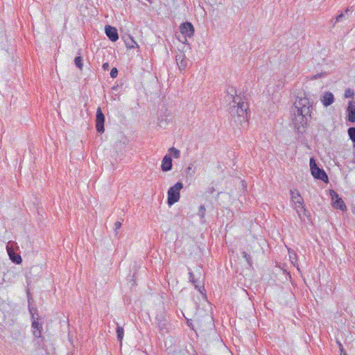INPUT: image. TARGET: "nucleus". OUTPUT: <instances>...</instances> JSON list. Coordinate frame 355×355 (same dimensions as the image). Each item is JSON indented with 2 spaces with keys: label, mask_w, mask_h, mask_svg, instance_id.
<instances>
[{
  "label": "nucleus",
  "mask_w": 355,
  "mask_h": 355,
  "mask_svg": "<svg viewBox=\"0 0 355 355\" xmlns=\"http://www.w3.org/2000/svg\"><path fill=\"white\" fill-rule=\"evenodd\" d=\"M348 120L351 122H355V102L350 101L347 107Z\"/></svg>",
  "instance_id": "17"
},
{
  "label": "nucleus",
  "mask_w": 355,
  "mask_h": 355,
  "mask_svg": "<svg viewBox=\"0 0 355 355\" xmlns=\"http://www.w3.org/2000/svg\"><path fill=\"white\" fill-rule=\"evenodd\" d=\"M28 304H30V299L28 300ZM28 310L31 315V320L37 319V318H35V313L37 311V309L28 304Z\"/></svg>",
  "instance_id": "21"
},
{
  "label": "nucleus",
  "mask_w": 355,
  "mask_h": 355,
  "mask_svg": "<svg viewBox=\"0 0 355 355\" xmlns=\"http://www.w3.org/2000/svg\"><path fill=\"white\" fill-rule=\"evenodd\" d=\"M103 69L104 70H108L110 69V64L108 62H105L103 64Z\"/></svg>",
  "instance_id": "31"
},
{
  "label": "nucleus",
  "mask_w": 355,
  "mask_h": 355,
  "mask_svg": "<svg viewBox=\"0 0 355 355\" xmlns=\"http://www.w3.org/2000/svg\"><path fill=\"white\" fill-rule=\"evenodd\" d=\"M225 102L228 103V112L231 116V120L240 128H246L248 125L247 110L248 104L236 94V89L229 86L224 97Z\"/></svg>",
  "instance_id": "1"
},
{
  "label": "nucleus",
  "mask_w": 355,
  "mask_h": 355,
  "mask_svg": "<svg viewBox=\"0 0 355 355\" xmlns=\"http://www.w3.org/2000/svg\"><path fill=\"white\" fill-rule=\"evenodd\" d=\"M295 209L298 214L299 218L301 220H303V216H306V209L303 205V199L302 198H298V200L296 201V205H295Z\"/></svg>",
  "instance_id": "12"
},
{
  "label": "nucleus",
  "mask_w": 355,
  "mask_h": 355,
  "mask_svg": "<svg viewBox=\"0 0 355 355\" xmlns=\"http://www.w3.org/2000/svg\"><path fill=\"white\" fill-rule=\"evenodd\" d=\"M344 17H345V14H343V13H340V14H339V15L336 17V19H332V20L331 21V22L332 23L333 26H334L336 25V23H338V22H339V21H342V20H343V19L344 18Z\"/></svg>",
  "instance_id": "24"
},
{
  "label": "nucleus",
  "mask_w": 355,
  "mask_h": 355,
  "mask_svg": "<svg viewBox=\"0 0 355 355\" xmlns=\"http://www.w3.org/2000/svg\"><path fill=\"white\" fill-rule=\"evenodd\" d=\"M6 250H7V252H8V254L10 257V259L14 262V263H16L17 264H19L21 263L22 261V259L21 257V256L18 254H16L12 248L9 245H7L6 246Z\"/></svg>",
  "instance_id": "14"
},
{
  "label": "nucleus",
  "mask_w": 355,
  "mask_h": 355,
  "mask_svg": "<svg viewBox=\"0 0 355 355\" xmlns=\"http://www.w3.org/2000/svg\"><path fill=\"white\" fill-rule=\"evenodd\" d=\"M105 116L101 111V107H98L96 111V131L99 133H103L105 130L104 128Z\"/></svg>",
  "instance_id": "7"
},
{
  "label": "nucleus",
  "mask_w": 355,
  "mask_h": 355,
  "mask_svg": "<svg viewBox=\"0 0 355 355\" xmlns=\"http://www.w3.org/2000/svg\"><path fill=\"white\" fill-rule=\"evenodd\" d=\"M180 32L186 37H191L194 33V27L190 22H184L180 26Z\"/></svg>",
  "instance_id": "8"
},
{
  "label": "nucleus",
  "mask_w": 355,
  "mask_h": 355,
  "mask_svg": "<svg viewBox=\"0 0 355 355\" xmlns=\"http://www.w3.org/2000/svg\"><path fill=\"white\" fill-rule=\"evenodd\" d=\"M168 151L175 158H179L180 156V151L174 147L170 148Z\"/></svg>",
  "instance_id": "20"
},
{
  "label": "nucleus",
  "mask_w": 355,
  "mask_h": 355,
  "mask_svg": "<svg viewBox=\"0 0 355 355\" xmlns=\"http://www.w3.org/2000/svg\"><path fill=\"white\" fill-rule=\"evenodd\" d=\"M121 227V222L120 221H116L115 223H114V231L116 232V233H117V230H119Z\"/></svg>",
  "instance_id": "30"
},
{
  "label": "nucleus",
  "mask_w": 355,
  "mask_h": 355,
  "mask_svg": "<svg viewBox=\"0 0 355 355\" xmlns=\"http://www.w3.org/2000/svg\"><path fill=\"white\" fill-rule=\"evenodd\" d=\"M354 93L353 90H352L349 88L347 89L345 92V98H351L354 96Z\"/></svg>",
  "instance_id": "26"
},
{
  "label": "nucleus",
  "mask_w": 355,
  "mask_h": 355,
  "mask_svg": "<svg viewBox=\"0 0 355 355\" xmlns=\"http://www.w3.org/2000/svg\"><path fill=\"white\" fill-rule=\"evenodd\" d=\"M291 199H292V201L295 203V205H296V201L297 200H298V198H301L300 193L298 191H291Z\"/></svg>",
  "instance_id": "23"
},
{
  "label": "nucleus",
  "mask_w": 355,
  "mask_h": 355,
  "mask_svg": "<svg viewBox=\"0 0 355 355\" xmlns=\"http://www.w3.org/2000/svg\"><path fill=\"white\" fill-rule=\"evenodd\" d=\"M334 101V95L331 92H327L321 97L322 104L327 107L333 103Z\"/></svg>",
  "instance_id": "16"
},
{
  "label": "nucleus",
  "mask_w": 355,
  "mask_h": 355,
  "mask_svg": "<svg viewBox=\"0 0 355 355\" xmlns=\"http://www.w3.org/2000/svg\"><path fill=\"white\" fill-rule=\"evenodd\" d=\"M189 281L194 285L196 289H197L201 294L205 295L203 291H205L204 286H202V279H203V270L202 268L197 267L195 271H191L189 270Z\"/></svg>",
  "instance_id": "3"
},
{
  "label": "nucleus",
  "mask_w": 355,
  "mask_h": 355,
  "mask_svg": "<svg viewBox=\"0 0 355 355\" xmlns=\"http://www.w3.org/2000/svg\"><path fill=\"white\" fill-rule=\"evenodd\" d=\"M205 214V208L203 205H200L198 210V215L202 218Z\"/></svg>",
  "instance_id": "27"
},
{
  "label": "nucleus",
  "mask_w": 355,
  "mask_h": 355,
  "mask_svg": "<svg viewBox=\"0 0 355 355\" xmlns=\"http://www.w3.org/2000/svg\"><path fill=\"white\" fill-rule=\"evenodd\" d=\"M354 148H355V143H354Z\"/></svg>",
  "instance_id": "36"
},
{
  "label": "nucleus",
  "mask_w": 355,
  "mask_h": 355,
  "mask_svg": "<svg viewBox=\"0 0 355 355\" xmlns=\"http://www.w3.org/2000/svg\"><path fill=\"white\" fill-rule=\"evenodd\" d=\"M123 328L119 324H117L116 327V334H117V338L119 341H121L123 338Z\"/></svg>",
  "instance_id": "19"
},
{
  "label": "nucleus",
  "mask_w": 355,
  "mask_h": 355,
  "mask_svg": "<svg viewBox=\"0 0 355 355\" xmlns=\"http://www.w3.org/2000/svg\"><path fill=\"white\" fill-rule=\"evenodd\" d=\"M74 62L78 69H82L83 66L82 57L78 56L75 58Z\"/></svg>",
  "instance_id": "22"
},
{
  "label": "nucleus",
  "mask_w": 355,
  "mask_h": 355,
  "mask_svg": "<svg viewBox=\"0 0 355 355\" xmlns=\"http://www.w3.org/2000/svg\"><path fill=\"white\" fill-rule=\"evenodd\" d=\"M321 77V74H316L313 77V79H317L318 78H320Z\"/></svg>",
  "instance_id": "33"
},
{
  "label": "nucleus",
  "mask_w": 355,
  "mask_h": 355,
  "mask_svg": "<svg viewBox=\"0 0 355 355\" xmlns=\"http://www.w3.org/2000/svg\"><path fill=\"white\" fill-rule=\"evenodd\" d=\"M310 168L313 176L324 182L328 181V177L324 170L320 168L313 158L310 159Z\"/></svg>",
  "instance_id": "5"
},
{
  "label": "nucleus",
  "mask_w": 355,
  "mask_h": 355,
  "mask_svg": "<svg viewBox=\"0 0 355 355\" xmlns=\"http://www.w3.org/2000/svg\"><path fill=\"white\" fill-rule=\"evenodd\" d=\"M175 60L180 70H184L186 69L187 66V60L185 55L182 52L180 51L176 54Z\"/></svg>",
  "instance_id": "10"
},
{
  "label": "nucleus",
  "mask_w": 355,
  "mask_h": 355,
  "mask_svg": "<svg viewBox=\"0 0 355 355\" xmlns=\"http://www.w3.org/2000/svg\"><path fill=\"white\" fill-rule=\"evenodd\" d=\"M183 188L182 182H177L175 185L170 187L168 191V204L172 205L177 202L180 199V191Z\"/></svg>",
  "instance_id": "4"
},
{
  "label": "nucleus",
  "mask_w": 355,
  "mask_h": 355,
  "mask_svg": "<svg viewBox=\"0 0 355 355\" xmlns=\"http://www.w3.org/2000/svg\"><path fill=\"white\" fill-rule=\"evenodd\" d=\"M123 40L128 49L138 48L139 45L137 42L134 40L133 37L129 34L123 36Z\"/></svg>",
  "instance_id": "13"
},
{
  "label": "nucleus",
  "mask_w": 355,
  "mask_h": 355,
  "mask_svg": "<svg viewBox=\"0 0 355 355\" xmlns=\"http://www.w3.org/2000/svg\"><path fill=\"white\" fill-rule=\"evenodd\" d=\"M348 134L352 141L355 143V128L352 127L348 129Z\"/></svg>",
  "instance_id": "25"
},
{
  "label": "nucleus",
  "mask_w": 355,
  "mask_h": 355,
  "mask_svg": "<svg viewBox=\"0 0 355 355\" xmlns=\"http://www.w3.org/2000/svg\"><path fill=\"white\" fill-rule=\"evenodd\" d=\"M340 355H347V353L344 351L341 344L340 343Z\"/></svg>",
  "instance_id": "32"
},
{
  "label": "nucleus",
  "mask_w": 355,
  "mask_h": 355,
  "mask_svg": "<svg viewBox=\"0 0 355 355\" xmlns=\"http://www.w3.org/2000/svg\"><path fill=\"white\" fill-rule=\"evenodd\" d=\"M105 31L106 35L112 42H116L119 39L117 29L115 27L106 25L105 27Z\"/></svg>",
  "instance_id": "9"
},
{
  "label": "nucleus",
  "mask_w": 355,
  "mask_h": 355,
  "mask_svg": "<svg viewBox=\"0 0 355 355\" xmlns=\"http://www.w3.org/2000/svg\"><path fill=\"white\" fill-rule=\"evenodd\" d=\"M330 195L331 197L332 204L334 208L339 209L341 211L347 209V207L341 198H339L338 193L334 190H331Z\"/></svg>",
  "instance_id": "6"
},
{
  "label": "nucleus",
  "mask_w": 355,
  "mask_h": 355,
  "mask_svg": "<svg viewBox=\"0 0 355 355\" xmlns=\"http://www.w3.org/2000/svg\"><path fill=\"white\" fill-rule=\"evenodd\" d=\"M33 334L35 338H40L42 331V324L39 322L38 318L37 319L32 320Z\"/></svg>",
  "instance_id": "11"
},
{
  "label": "nucleus",
  "mask_w": 355,
  "mask_h": 355,
  "mask_svg": "<svg viewBox=\"0 0 355 355\" xmlns=\"http://www.w3.org/2000/svg\"><path fill=\"white\" fill-rule=\"evenodd\" d=\"M349 11V8H347V9L345 10V14H347Z\"/></svg>",
  "instance_id": "34"
},
{
  "label": "nucleus",
  "mask_w": 355,
  "mask_h": 355,
  "mask_svg": "<svg viewBox=\"0 0 355 355\" xmlns=\"http://www.w3.org/2000/svg\"><path fill=\"white\" fill-rule=\"evenodd\" d=\"M227 214H230L232 216L233 215V214L230 210H227Z\"/></svg>",
  "instance_id": "35"
},
{
  "label": "nucleus",
  "mask_w": 355,
  "mask_h": 355,
  "mask_svg": "<svg viewBox=\"0 0 355 355\" xmlns=\"http://www.w3.org/2000/svg\"><path fill=\"white\" fill-rule=\"evenodd\" d=\"M242 254H243V257L246 260V261L248 262V263L251 266L252 265V263H251V259H250V255L245 252H242Z\"/></svg>",
  "instance_id": "28"
},
{
  "label": "nucleus",
  "mask_w": 355,
  "mask_h": 355,
  "mask_svg": "<svg viewBox=\"0 0 355 355\" xmlns=\"http://www.w3.org/2000/svg\"><path fill=\"white\" fill-rule=\"evenodd\" d=\"M161 168L163 171H169L172 169V159L171 156L166 155L164 157Z\"/></svg>",
  "instance_id": "15"
},
{
  "label": "nucleus",
  "mask_w": 355,
  "mask_h": 355,
  "mask_svg": "<svg viewBox=\"0 0 355 355\" xmlns=\"http://www.w3.org/2000/svg\"><path fill=\"white\" fill-rule=\"evenodd\" d=\"M313 102L306 94L298 96L292 107L291 119L293 127L297 132H303L307 125L308 119L311 117Z\"/></svg>",
  "instance_id": "2"
},
{
  "label": "nucleus",
  "mask_w": 355,
  "mask_h": 355,
  "mask_svg": "<svg viewBox=\"0 0 355 355\" xmlns=\"http://www.w3.org/2000/svg\"><path fill=\"white\" fill-rule=\"evenodd\" d=\"M118 75V70L116 67L112 69L110 71V76L113 78H116Z\"/></svg>",
  "instance_id": "29"
},
{
  "label": "nucleus",
  "mask_w": 355,
  "mask_h": 355,
  "mask_svg": "<svg viewBox=\"0 0 355 355\" xmlns=\"http://www.w3.org/2000/svg\"><path fill=\"white\" fill-rule=\"evenodd\" d=\"M288 254H289V259L291 261V263L295 266H297V256L294 251H291V250H288Z\"/></svg>",
  "instance_id": "18"
}]
</instances>
